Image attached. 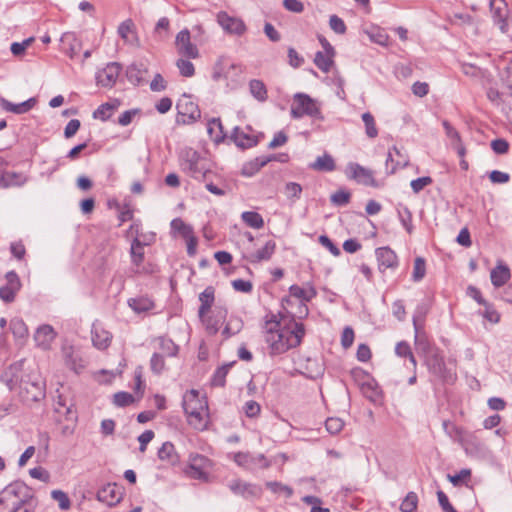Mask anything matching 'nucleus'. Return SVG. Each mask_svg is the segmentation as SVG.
<instances>
[{
  "instance_id": "1",
  "label": "nucleus",
  "mask_w": 512,
  "mask_h": 512,
  "mask_svg": "<svg viewBox=\"0 0 512 512\" xmlns=\"http://www.w3.org/2000/svg\"><path fill=\"white\" fill-rule=\"evenodd\" d=\"M263 332L269 355L273 357L298 347L305 336V326L293 318L286 322L281 313H269L265 316Z\"/></svg>"
},
{
  "instance_id": "2",
  "label": "nucleus",
  "mask_w": 512,
  "mask_h": 512,
  "mask_svg": "<svg viewBox=\"0 0 512 512\" xmlns=\"http://www.w3.org/2000/svg\"><path fill=\"white\" fill-rule=\"evenodd\" d=\"M31 498L25 483L15 481L0 492V505L4 507L2 512H34Z\"/></svg>"
},
{
  "instance_id": "3",
  "label": "nucleus",
  "mask_w": 512,
  "mask_h": 512,
  "mask_svg": "<svg viewBox=\"0 0 512 512\" xmlns=\"http://www.w3.org/2000/svg\"><path fill=\"white\" fill-rule=\"evenodd\" d=\"M181 168L185 173L200 181H206L207 177L212 174V171L205 166L200 153L193 148H185L181 152Z\"/></svg>"
},
{
  "instance_id": "4",
  "label": "nucleus",
  "mask_w": 512,
  "mask_h": 512,
  "mask_svg": "<svg viewBox=\"0 0 512 512\" xmlns=\"http://www.w3.org/2000/svg\"><path fill=\"white\" fill-rule=\"evenodd\" d=\"M290 114L294 119L309 116L317 120H324V116L317 101L305 93H296L294 95Z\"/></svg>"
},
{
  "instance_id": "5",
  "label": "nucleus",
  "mask_w": 512,
  "mask_h": 512,
  "mask_svg": "<svg viewBox=\"0 0 512 512\" xmlns=\"http://www.w3.org/2000/svg\"><path fill=\"white\" fill-rule=\"evenodd\" d=\"M424 360V365L427 367L428 372L436 379L443 383H453L456 380V374L447 368L442 350L429 354Z\"/></svg>"
},
{
  "instance_id": "6",
  "label": "nucleus",
  "mask_w": 512,
  "mask_h": 512,
  "mask_svg": "<svg viewBox=\"0 0 512 512\" xmlns=\"http://www.w3.org/2000/svg\"><path fill=\"white\" fill-rule=\"evenodd\" d=\"M20 388L27 394V400L36 402L45 397V383L37 373L28 374L22 378Z\"/></svg>"
},
{
  "instance_id": "7",
  "label": "nucleus",
  "mask_w": 512,
  "mask_h": 512,
  "mask_svg": "<svg viewBox=\"0 0 512 512\" xmlns=\"http://www.w3.org/2000/svg\"><path fill=\"white\" fill-rule=\"evenodd\" d=\"M346 175L349 179H353L359 184L370 187H378V183L374 178L373 171L361 166L358 163L350 162L346 168Z\"/></svg>"
},
{
  "instance_id": "8",
  "label": "nucleus",
  "mask_w": 512,
  "mask_h": 512,
  "mask_svg": "<svg viewBox=\"0 0 512 512\" xmlns=\"http://www.w3.org/2000/svg\"><path fill=\"white\" fill-rule=\"evenodd\" d=\"M413 326L415 330L414 344L419 355L425 358L429 354L440 350V348L429 339L427 334L420 330V325L417 322L416 316L413 317Z\"/></svg>"
},
{
  "instance_id": "9",
  "label": "nucleus",
  "mask_w": 512,
  "mask_h": 512,
  "mask_svg": "<svg viewBox=\"0 0 512 512\" xmlns=\"http://www.w3.org/2000/svg\"><path fill=\"white\" fill-rule=\"evenodd\" d=\"M216 19L217 23L228 34L242 36L247 30L242 19L230 16L225 11H220L216 16Z\"/></svg>"
},
{
  "instance_id": "10",
  "label": "nucleus",
  "mask_w": 512,
  "mask_h": 512,
  "mask_svg": "<svg viewBox=\"0 0 512 512\" xmlns=\"http://www.w3.org/2000/svg\"><path fill=\"white\" fill-rule=\"evenodd\" d=\"M378 270L384 273L387 269L396 270L399 266V258L389 246L375 249Z\"/></svg>"
},
{
  "instance_id": "11",
  "label": "nucleus",
  "mask_w": 512,
  "mask_h": 512,
  "mask_svg": "<svg viewBox=\"0 0 512 512\" xmlns=\"http://www.w3.org/2000/svg\"><path fill=\"white\" fill-rule=\"evenodd\" d=\"M121 70L122 67L118 62L108 63L96 73L97 84L104 88H112L116 84Z\"/></svg>"
},
{
  "instance_id": "12",
  "label": "nucleus",
  "mask_w": 512,
  "mask_h": 512,
  "mask_svg": "<svg viewBox=\"0 0 512 512\" xmlns=\"http://www.w3.org/2000/svg\"><path fill=\"white\" fill-rule=\"evenodd\" d=\"M234 461L237 465L245 468L259 467L266 469L270 466V461L264 454H252L249 452H237L234 455Z\"/></svg>"
},
{
  "instance_id": "13",
  "label": "nucleus",
  "mask_w": 512,
  "mask_h": 512,
  "mask_svg": "<svg viewBox=\"0 0 512 512\" xmlns=\"http://www.w3.org/2000/svg\"><path fill=\"white\" fill-rule=\"evenodd\" d=\"M229 489L235 495L248 498H259L262 495V488L257 484L244 482L240 479L232 480Z\"/></svg>"
},
{
  "instance_id": "14",
  "label": "nucleus",
  "mask_w": 512,
  "mask_h": 512,
  "mask_svg": "<svg viewBox=\"0 0 512 512\" xmlns=\"http://www.w3.org/2000/svg\"><path fill=\"white\" fill-rule=\"evenodd\" d=\"M175 43L180 55L192 59L199 57V50L196 45L191 43L190 32L188 29L181 30L177 34Z\"/></svg>"
},
{
  "instance_id": "15",
  "label": "nucleus",
  "mask_w": 512,
  "mask_h": 512,
  "mask_svg": "<svg viewBox=\"0 0 512 512\" xmlns=\"http://www.w3.org/2000/svg\"><path fill=\"white\" fill-rule=\"evenodd\" d=\"M178 117L177 123H192L198 120L201 116V111L198 105L192 101L180 102L177 104Z\"/></svg>"
},
{
  "instance_id": "16",
  "label": "nucleus",
  "mask_w": 512,
  "mask_h": 512,
  "mask_svg": "<svg viewBox=\"0 0 512 512\" xmlns=\"http://www.w3.org/2000/svg\"><path fill=\"white\" fill-rule=\"evenodd\" d=\"M97 498L99 501L112 506L121 500L122 493L116 483H108L97 492Z\"/></svg>"
},
{
  "instance_id": "17",
  "label": "nucleus",
  "mask_w": 512,
  "mask_h": 512,
  "mask_svg": "<svg viewBox=\"0 0 512 512\" xmlns=\"http://www.w3.org/2000/svg\"><path fill=\"white\" fill-rule=\"evenodd\" d=\"M235 145L241 149H248L258 144V138L239 127H235L230 136Z\"/></svg>"
},
{
  "instance_id": "18",
  "label": "nucleus",
  "mask_w": 512,
  "mask_h": 512,
  "mask_svg": "<svg viewBox=\"0 0 512 512\" xmlns=\"http://www.w3.org/2000/svg\"><path fill=\"white\" fill-rule=\"evenodd\" d=\"M229 69L242 71L240 65L231 63L228 58L221 56L214 65L212 79L219 81L222 78H228Z\"/></svg>"
},
{
  "instance_id": "19",
  "label": "nucleus",
  "mask_w": 512,
  "mask_h": 512,
  "mask_svg": "<svg viewBox=\"0 0 512 512\" xmlns=\"http://www.w3.org/2000/svg\"><path fill=\"white\" fill-rule=\"evenodd\" d=\"M157 456L159 460L170 466H175L180 462V457L176 452L175 446L170 441L164 442L162 444V446L158 449Z\"/></svg>"
},
{
  "instance_id": "20",
  "label": "nucleus",
  "mask_w": 512,
  "mask_h": 512,
  "mask_svg": "<svg viewBox=\"0 0 512 512\" xmlns=\"http://www.w3.org/2000/svg\"><path fill=\"white\" fill-rule=\"evenodd\" d=\"M490 9L492 17L495 23H497L501 30L504 31L507 23V5L504 0H492L490 3Z\"/></svg>"
},
{
  "instance_id": "21",
  "label": "nucleus",
  "mask_w": 512,
  "mask_h": 512,
  "mask_svg": "<svg viewBox=\"0 0 512 512\" xmlns=\"http://www.w3.org/2000/svg\"><path fill=\"white\" fill-rule=\"evenodd\" d=\"M55 338V332L52 326L44 324L37 328L34 334V340L37 346L47 349Z\"/></svg>"
},
{
  "instance_id": "22",
  "label": "nucleus",
  "mask_w": 512,
  "mask_h": 512,
  "mask_svg": "<svg viewBox=\"0 0 512 512\" xmlns=\"http://www.w3.org/2000/svg\"><path fill=\"white\" fill-rule=\"evenodd\" d=\"M92 343L94 347L99 350H105L110 346L112 335L102 327L93 325L92 331Z\"/></svg>"
},
{
  "instance_id": "23",
  "label": "nucleus",
  "mask_w": 512,
  "mask_h": 512,
  "mask_svg": "<svg viewBox=\"0 0 512 512\" xmlns=\"http://www.w3.org/2000/svg\"><path fill=\"white\" fill-rule=\"evenodd\" d=\"M272 161L271 157L260 156L256 157L251 161L243 164L241 168V175L245 177H252L260 171L262 167Z\"/></svg>"
},
{
  "instance_id": "24",
  "label": "nucleus",
  "mask_w": 512,
  "mask_h": 512,
  "mask_svg": "<svg viewBox=\"0 0 512 512\" xmlns=\"http://www.w3.org/2000/svg\"><path fill=\"white\" fill-rule=\"evenodd\" d=\"M289 293L292 297L299 299L300 302H309L317 296V291L311 283H307L306 288L293 284L289 287Z\"/></svg>"
},
{
  "instance_id": "25",
  "label": "nucleus",
  "mask_w": 512,
  "mask_h": 512,
  "mask_svg": "<svg viewBox=\"0 0 512 512\" xmlns=\"http://www.w3.org/2000/svg\"><path fill=\"white\" fill-rule=\"evenodd\" d=\"M215 299V288L213 286H207L203 292L199 295V301L201 302L198 314L200 318H203L211 309Z\"/></svg>"
},
{
  "instance_id": "26",
  "label": "nucleus",
  "mask_w": 512,
  "mask_h": 512,
  "mask_svg": "<svg viewBox=\"0 0 512 512\" xmlns=\"http://www.w3.org/2000/svg\"><path fill=\"white\" fill-rule=\"evenodd\" d=\"M36 100L34 98H30L22 103L14 104L6 99H1L0 105L2 109L5 111L14 113V114H23L28 112L35 105Z\"/></svg>"
},
{
  "instance_id": "27",
  "label": "nucleus",
  "mask_w": 512,
  "mask_h": 512,
  "mask_svg": "<svg viewBox=\"0 0 512 512\" xmlns=\"http://www.w3.org/2000/svg\"><path fill=\"white\" fill-rule=\"evenodd\" d=\"M207 132L210 136V139L216 144L223 142L226 138V134L224 132L220 118H212L208 121Z\"/></svg>"
},
{
  "instance_id": "28",
  "label": "nucleus",
  "mask_w": 512,
  "mask_h": 512,
  "mask_svg": "<svg viewBox=\"0 0 512 512\" xmlns=\"http://www.w3.org/2000/svg\"><path fill=\"white\" fill-rule=\"evenodd\" d=\"M276 243L273 240H269L265 243V245L257 250L255 253L251 254L249 260L251 263H259L262 261L270 260L272 255L275 253Z\"/></svg>"
},
{
  "instance_id": "29",
  "label": "nucleus",
  "mask_w": 512,
  "mask_h": 512,
  "mask_svg": "<svg viewBox=\"0 0 512 512\" xmlns=\"http://www.w3.org/2000/svg\"><path fill=\"white\" fill-rule=\"evenodd\" d=\"M511 274L508 266L504 264L497 265L491 270L490 278L491 282L495 287H501L507 283L510 279Z\"/></svg>"
},
{
  "instance_id": "30",
  "label": "nucleus",
  "mask_w": 512,
  "mask_h": 512,
  "mask_svg": "<svg viewBox=\"0 0 512 512\" xmlns=\"http://www.w3.org/2000/svg\"><path fill=\"white\" fill-rule=\"evenodd\" d=\"M309 167L315 171L320 172H331L336 169L335 161L333 157L324 153L322 156L316 158V160L309 165Z\"/></svg>"
},
{
  "instance_id": "31",
  "label": "nucleus",
  "mask_w": 512,
  "mask_h": 512,
  "mask_svg": "<svg viewBox=\"0 0 512 512\" xmlns=\"http://www.w3.org/2000/svg\"><path fill=\"white\" fill-rule=\"evenodd\" d=\"M120 106V101L114 99L111 102L101 104L94 112L93 118L107 121L112 116L113 112Z\"/></svg>"
},
{
  "instance_id": "32",
  "label": "nucleus",
  "mask_w": 512,
  "mask_h": 512,
  "mask_svg": "<svg viewBox=\"0 0 512 512\" xmlns=\"http://www.w3.org/2000/svg\"><path fill=\"white\" fill-rule=\"evenodd\" d=\"M249 91L250 94L259 102H265L268 99V90L265 83L262 80H250Z\"/></svg>"
},
{
  "instance_id": "33",
  "label": "nucleus",
  "mask_w": 512,
  "mask_h": 512,
  "mask_svg": "<svg viewBox=\"0 0 512 512\" xmlns=\"http://www.w3.org/2000/svg\"><path fill=\"white\" fill-rule=\"evenodd\" d=\"M146 72L147 70L142 64L138 65L136 63H132L126 69V77L131 84L137 86L142 83L143 74Z\"/></svg>"
},
{
  "instance_id": "34",
  "label": "nucleus",
  "mask_w": 512,
  "mask_h": 512,
  "mask_svg": "<svg viewBox=\"0 0 512 512\" xmlns=\"http://www.w3.org/2000/svg\"><path fill=\"white\" fill-rule=\"evenodd\" d=\"M1 176L5 180L4 183H6L8 188L9 187H21L28 180V178L22 173L6 171V170L2 171Z\"/></svg>"
},
{
  "instance_id": "35",
  "label": "nucleus",
  "mask_w": 512,
  "mask_h": 512,
  "mask_svg": "<svg viewBox=\"0 0 512 512\" xmlns=\"http://www.w3.org/2000/svg\"><path fill=\"white\" fill-rule=\"evenodd\" d=\"M129 307L136 313L147 312L154 307V303L148 297H137L128 300Z\"/></svg>"
},
{
  "instance_id": "36",
  "label": "nucleus",
  "mask_w": 512,
  "mask_h": 512,
  "mask_svg": "<svg viewBox=\"0 0 512 512\" xmlns=\"http://www.w3.org/2000/svg\"><path fill=\"white\" fill-rule=\"evenodd\" d=\"M335 55L327 54L318 51L315 54L314 63L315 65L324 73H328L331 70L332 65L334 64L333 57Z\"/></svg>"
},
{
  "instance_id": "37",
  "label": "nucleus",
  "mask_w": 512,
  "mask_h": 512,
  "mask_svg": "<svg viewBox=\"0 0 512 512\" xmlns=\"http://www.w3.org/2000/svg\"><path fill=\"white\" fill-rule=\"evenodd\" d=\"M241 218L251 228L261 229L264 226L263 217L258 212L245 211L242 213Z\"/></svg>"
},
{
  "instance_id": "38",
  "label": "nucleus",
  "mask_w": 512,
  "mask_h": 512,
  "mask_svg": "<svg viewBox=\"0 0 512 512\" xmlns=\"http://www.w3.org/2000/svg\"><path fill=\"white\" fill-rule=\"evenodd\" d=\"M144 245L145 243L141 242L138 237L134 238L131 243V259L136 266H139L144 260Z\"/></svg>"
},
{
  "instance_id": "39",
  "label": "nucleus",
  "mask_w": 512,
  "mask_h": 512,
  "mask_svg": "<svg viewBox=\"0 0 512 512\" xmlns=\"http://www.w3.org/2000/svg\"><path fill=\"white\" fill-rule=\"evenodd\" d=\"M158 341L159 349L161 351L160 354H162L163 356L174 357L178 354L179 347L171 339L159 337Z\"/></svg>"
},
{
  "instance_id": "40",
  "label": "nucleus",
  "mask_w": 512,
  "mask_h": 512,
  "mask_svg": "<svg viewBox=\"0 0 512 512\" xmlns=\"http://www.w3.org/2000/svg\"><path fill=\"white\" fill-rule=\"evenodd\" d=\"M232 364H225L218 367L212 375L211 385L214 387H224L226 383V376Z\"/></svg>"
},
{
  "instance_id": "41",
  "label": "nucleus",
  "mask_w": 512,
  "mask_h": 512,
  "mask_svg": "<svg viewBox=\"0 0 512 512\" xmlns=\"http://www.w3.org/2000/svg\"><path fill=\"white\" fill-rule=\"evenodd\" d=\"M171 230L179 233L183 238L190 237L193 232V228L186 224L181 218H175L170 223Z\"/></svg>"
},
{
  "instance_id": "42",
  "label": "nucleus",
  "mask_w": 512,
  "mask_h": 512,
  "mask_svg": "<svg viewBox=\"0 0 512 512\" xmlns=\"http://www.w3.org/2000/svg\"><path fill=\"white\" fill-rule=\"evenodd\" d=\"M265 486L275 494H284L286 498H290L293 495V489L285 484L278 481H268Z\"/></svg>"
},
{
  "instance_id": "43",
  "label": "nucleus",
  "mask_w": 512,
  "mask_h": 512,
  "mask_svg": "<svg viewBox=\"0 0 512 512\" xmlns=\"http://www.w3.org/2000/svg\"><path fill=\"white\" fill-rule=\"evenodd\" d=\"M418 506V496L415 492H409L400 505L401 512H416Z\"/></svg>"
},
{
  "instance_id": "44",
  "label": "nucleus",
  "mask_w": 512,
  "mask_h": 512,
  "mask_svg": "<svg viewBox=\"0 0 512 512\" xmlns=\"http://www.w3.org/2000/svg\"><path fill=\"white\" fill-rule=\"evenodd\" d=\"M362 120L365 125V132L369 138H376L378 136V129L376 127L375 119L370 112L362 114Z\"/></svg>"
},
{
  "instance_id": "45",
  "label": "nucleus",
  "mask_w": 512,
  "mask_h": 512,
  "mask_svg": "<svg viewBox=\"0 0 512 512\" xmlns=\"http://www.w3.org/2000/svg\"><path fill=\"white\" fill-rule=\"evenodd\" d=\"M426 275V262L422 257H416L414 260V267L412 273V280L414 282L421 281Z\"/></svg>"
},
{
  "instance_id": "46",
  "label": "nucleus",
  "mask_w": 512,
  "mask_h": 512,
  "mask_svg": "<svg viewBox=\"0 0 512 512\" xmlns=\"http://www.w3.org/2000/svg\"><path fill=\"white\" fill-rule=\"evenodd\" d=\"M10 330L17 338H25L28 335V329L22 319L14 318L10 321Z\"/></svg>"
},
{
  "instance_id": "47",
  "label": "nucleus",
  "mask_w": 512,
  "mask_h": 512,
  "mask_svg": "<svg viewBox=\"0 0 512 512\" xmlns=\"http://www.w3.org/2000/svg\"><path fill=\"white\" fill-rule=\"evenodd\" d=\"M210 464V460L202 455V454H198V453H191L189 455V458H188V465H189V468H202V469H206Z\"/></svg>"
},
{
  "instance_id": "48",
  "label": "nucleus",
  "mask_w": 512,
  "mask_h": 512,
  "mask_svg": "<svg viewBox=\"0 0 512 512\" xmlns=\"http://www.w3.org/2000/svg\"><path fill=\"white\" fill-rule=\"evenodd\" d=\"M398 217L405 228V230L411 234L413 231V225H412V213L409 210L408 207H402L401 209H398Z\"/></svg>"
},
{
  "instance_id": "49",
  "label": "nucleus",
  "mask_w": 512,
  "mask_h": 512,
  "mask_svg": "<svg viewBox=\"0 0 512 512\" xmlns=\"http://www.w3.org/2000/svg\"><path fill=\"white\" fill-rule=\"evenodd\" d=\"M350 199L351 193L344 189L336 191L330 197L332 204L336 206H345L350 202Z\"/></svg>"
},
{
  "instance_id": "50",
  "label": "nucleus",
  "mask_w": 512,
  "mask_h": 512,
  "mask_svg": "<svg viewBox=\"0 0 512 512\" xmlns=\"http://www.w3.org/2000/svg\"><path fill=\"white\" fill-rule=\"evenodd\" d=\"M134 402V396L125 391H120L114 394L113 403L118 407H126Z\"/></svg>"
},
{
  "instance_id": "51",
  "label": "nucleus",
  "mask_w": 512,
  "mask_h": 512,
  "mask_svg": "<svg viewBox=\"0 0 512 512\" xmlns=\"http://www.w3.org/2000/svg\"><path fill=\"white\" fill-rule=\"evenodd\" d=\"M302 190V186L296 182H287L284 188V192L290 200L300 199Z\"/></svg>"
},
{
  "instance_id": "52",
  "label": "nucleus",
  "mask_w": 512,
  "mask_h": 512,
  "mask_svg": "<svg viewBox=\"0 0 512 512\" xmlns=\"http://www.w3.org/2000/svg\"><path fill=\"white\" fill-rule=\"evenodd\" d=\"M51 497L58 502L59 508L61 510H69L71 507V501L68 495L62 490H53L51 492Z\"/></svg>"
},
{
  "instance_id": "53",
  "label": "nucleus",
  "mask_w": 512,
  "mask_h": 512,
  "mask_svg": "<svg viewBox=\"0 0 512 512\" xmlns=\"http://www.w3.org/2000/svg\"><path fill=\"white\" fill-rule=\"evenodd\" d=\"M302 501L308 505H311L310 512H330L329 508L321 507L322 499L317 496L306 495L302 497Z\"/></svg>"
},
{
  "instance_id": "54",
  "label": "nucleus",
  "mask_w": 512,
  "mask_h": 512,
  "mask_svg": "<svg viewBox=\"0 0 512 512\" xmlns=\"http://www.w3.org/2000/svg\"><path fill=\"white\" fill-rule=\"evenodd\" d=\"M325 427H326V430L331 435H336L342 431V429L344 427V421L338 417H329L325 421Z\"/></svg>"
},
{
  "instance_id": "55",
  "label": "nucleus",
  "mask_w": 512,
  "mask_h": 512,
  "mask_svg": "<svg viewBox=\"0 0 512 512\" xmlns=\"http://www.w3.org/2000/svg\"><path fill=\"white\" fill-rule=\"evenodd\" d=\"M462 72L466 76L475 77V78H478V77L484 78V77H486V74H487V70L481 69L480 67H478L474 64H470V63L462 64Z\"/></svg>"
},
{
  "instance_id": "56",
  "label": "nucleus",
  "mask_w": 512,
  "mask_h": 512,
  "mask_svg": "<svg viewBox=\"0 0 512 512\" xmlns=\"http://www.w3.org/2000/svg\"><path fill=\"white\" fill-rule=\"evenodd\" d=\"M176 66L179 69V72L184 77H192L195 74V67L193 63L189 60L178 59L176 62Z\"/></svg>"
},
{
  "instance_id": "57",
  "label": "nucleus",
  "mask_w": 512,
  "mask_h": 512,
  "mask_svg": "<svg viewBox=\"0 0 512 512\" xmlns=\"http://www.w3.org/2000/svg\"><path fill=\"white\" fill-rule=\"evenodd\" d=\"M483 306L484 311L481 313L482 316L491 323H498L500 321V314L494 306L489 302H486Z\"/></svg>"
},
{
  "instance_id": "58",
  "label": "nucleus",
  "mask_w": 512,
  "mask_h": 512,
  "mask_svg": "<svg viewBox=\"0 0 512 512\" xmlns=\"http://www.w3.org/2000/svg\"><path fill=\"white\" fill-rule=\"evenodd\" d=\"M243 411L248 418H256L261 412V406L258 402L249 400L244 404Z\"/></svg>"
},
{
  "instance_id": "59",
  "label": "nucleus",
  "mask_w": 512,
  "mask_h": 512,
  "mask_svg": "<svg viewBox=\"0 0 512 512\" xmlns=\"http://www.w3.org/2000/svg\"><path fill=\"white\" fill-rule=\"evenodd\" d=\"M471 470L464 468L459 471V473L455 475H447L448 480L453 484V486H459L462 482L470 479Z\"/></svg>"
},
{
  "instance_id": "60",
  "label": "nucleus",
  "mask_w": 512,
  "mask_h": 512,
  "mask_svg": "<svg viewBox=\"0 0 512 512\" xmlns=\"http://www.w3.org/2000/svg\"><path fill=\"white\" fill-rule=\"evenodd\" d=\"M150 367L155 374H160L165 368L164 356L160 353H154L150 360Z\"/></svg>"
},
{
  "instance_id": "61",
  "label": "nucleus",
  "mask_w": 512,
  "mask_h": 512,
  "mask_svg": "<svg viewBox=\"0 0 512 512\" xmlns=\"http://www.w3.org/2000/svg\"><path fill=\"white\" fill-rule=\"evenodd\" d=\"M433 182L429 176L419 177L411 181L410 186L415 194H418L424 189V187L430 185Z\"/></svg>"
},
{
  "instance_id": "62",
  "label": "nucleus",
  "mask_w": 512,
  "mask_h": 512,
  "mask_svg": "<svg viewBox=\"0 0 512 512\" xmlns=\"http://www.w3.org/2000/svg\"><path fill=\"white\" fill-rule=\"evenodd\" d=\"M5 279L7 282L6 286L12 288L16 292H18L21 289L22 284L20 278L14 270L8 271L5 275Z\"/></svg>"
},
{
  "instance_id": "63",
  "label": "nucleus",
  "mask_w": 512,
  "mask_h": 512,
  "mask_svg": "<svg viewBox=\"0 0 512 512\" xmlns=\"http://www.w3.org/2000/svg\"><path fill=\"white\" fill-rule=\"evenodd\" d=\"M319 243L328 249L333 256H339L341 254L340 249L335 245L327 235H320L318 238Z\"/></svg>"
},
{
  "instance_id": "64",
  "label": "nucleus",
  "mask_w": 512,
  "mask_h": 512,
  "mask_svg": "<svg viewBox=\"0 0 512 512\" xmlns=\"http://www.w3.org/2000/svg\"><path fill=\"white\" fill-rule=\"evenodd\" d=\"M329 26L337 34H344L346 32L344 21L337 15L330 16Z\"/></svg>"
}]
</instances>
